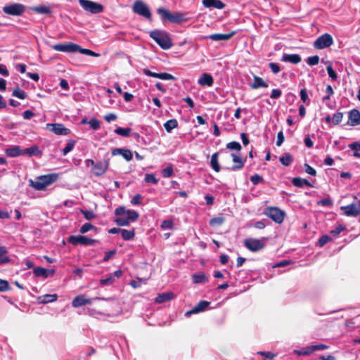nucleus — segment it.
<instances>
[{
	"instance_id": "c9c22d12",
	"label": "nucleus",
	"mask_w": 360,
	"mask_h": 360,
	"mask_svg": "<svg viewBox=\"0 0 360 360\" xmlns=\"http://www.w3.org/2000/svg\"><path fill=\"white\" fill-rule=\"evenodd\" d=\"M121 236L124 240H128L132 239L134 237L135 232L134 230L122 229L121 231Z\"/></svg>"
},
{
	"instance_id": "6e6552de",
	"label": "nucleus",
	"mask_w": 360,
	"mask_h": 360,
	"mask_svg": "<svg viewBox=\"0 0 360 360\" xmlns=\"http://www.w3.org/2000/svg\"><path fill=\"white\" fill-rule=\"evenodd\" d=\"M333 43L330 34L325 33L319 37L314 42V47L316 49H323L330 46Z\"/></svg>"
},
{
	"instance_id": "7c9ffc66",
	"label": "nucleus",
	"mask_w": 360,
	"mask_h": 360,
	"mask_svg": "<svg viewBox=\"0 0 360 360\" xmlns=\"http://www.w3.org/2000/svg\"><path fill=\"white\" fill-rule=\"evenodd\" d=\"M279 161L283 165L287 167L291 165L293 161V158L290 153H286L284 155L280 157Z\"/></svg>"
},
{
	"instance_id": "58836bf2",
	"label": "nucleus",
	"mask_w": 360,
	"mask_h": 360,
	"mask_svg": "<svg viewBox=\"0 0 360 360\" xmlns=\"http://www.w3.org/2000/svg\"><path fill=\"white\" fill-rule=\"evenodd\" d=\"M131 131V128H129V127H127V128L118 127L115 129V132L117 134L120 135L122 136H129Z\"/></svg>"
},
{
	"instance_id": "49530a36",
	"label": "nucleus",
	"mask_w": 360,
	"mask_h": 360,
	"mask_svg": "<svg viewBox=\"0 0 360 360\" xmlns=\"http://www.w3.org/2000/svg\"><path fill=\"white\" fill-rule=\"evenodd\" d=\"M75 144V141L70 140L67 143L65 147L62 150L63 155H66L69 152H70L73 149Z\"/></svg>"
},
{
	"instance_id": "9d476101",
	"label": "nucleus",
	"mask_w": 360,
	"mask_h": 360,
	"mask_svg": "<svg viewBox=\"0 0 360 360\" xmlns=\"http://www.w3.org/2000/svg\"><path fill=\"white\" fill-rule=\"evenodd\" d=\"M244 245L251 252H257L264 248L265 243L263 239L246 238Z\"/></svg>"
},
{
	"instance_id": "f03ea898",
	"label": "nucleus",
	"mask_w": 360,
	"mask_h": 360,
	"mask_svg": "<svg viewBox=\"0 0 360 360\" xmlns=\"http://www.w3.org/2000/svg\"><path fill=\"white\" fill-rule=\"evenodd\" d=\"M159 15H160L163 23L171 22L179 24L182 22L186 21V18H184L182 13L178 12L171 13L162 8H159Z\"/></svg>"
},
{
	"instance_id": "7ed1b4c3",
	"label": "nucleus",
	"mask_w": 360,
	"mask_h": 360,
	"mask_svg": "<svg viewBox=\"0 0 360 360\" xmlns=\"http://www.w3.org/2000/svg\"><path fill=\"white\" fill-rule=\"evenodd\" d=\"M264 214L277 224H281L285 215V212L277 207H267L264 210Z\"/></svg>"
},
{
	"instance_id": "423d86ee",
	"label": "nucleus",
	"mask_w": 360,
	"mask_h": 360,
	"mask_svg": "<svg viewBox=\"0 0 360 360\" xmlns=\"http://www.w3.org/2000/svg\"><path fill=\"white\" fill-rule=\"evenodd\" d=\"M3 11L9 15L20 16L25 11V6L20 3H15L3 7Z\"/></svg>"
},
{
	"instance_id": "e2e57ef3",
	"label": "nucleus",
	"mask_w": 360,
	"mask_h": 360,
	"mask_svg": "<svg viewBox=\"0 0 360 360\" xmlns=\"http://www.w3.org/2000/svg\"><path fill=\"white\" fill-rule=\"evenodd\" d=\"M269 67L271 69V72L275 75L278 74L281 70L279 65L276 63H269Z\"/></svg>"
},
{
	"instance_id": "f257e3e1",
	"label": "nucleus",
	"mask_w": 360,
	"mask_h": 360,
	"mask_svg": "<svg viewBox=\"0 0 360 360\" xmlns=\"http://www.w3.org/2000/svg\"><path fill=\"white\" fill-rule=\"evenodd\" d=\"M58 179L57 174H50L47 175L41 176L37 181L30 179L29 181L30 185L37 191H44L47 186L55 182Z\"/></svg>"
},
{
	"instance_id": "412c9836",
	"label": "nucleus",
	"mask_w": 360,
	"mask_h": 360,
	"mask_svg": "<svg viewBox=\"0 0 360 360\" xmlns=\"http://www.w3.org/2000/svg\"><path fill=\"white\" fill-rule=\"evenodd\" d=\"M301 56L299 54L283 53L281 60L283 62H288L292 64H298L301 61Z\"/></svg>"
},
{
	"instance_id": "aec40b11",
	"label": "nucleus",
	"mask_w": 360,
	"mask_h": 360,
	"mask_svg": "<svg viewBox=\"0 0 360 360\" xmlns=\"http://www.w3.org/2000/svg\"><path fill=\"white\" fill-rule=\"evenodd\" d=\"M235 34L236 32L234 31L228 34L217 33L207 36L206 38L210 39L213 41H226L230 39Z\"/></svg>"
},
{
	"instance_id": "774afa93",
	"label": "nucleus",
	"mask_w": 360,
	"mask_h": 360,
	"mask_svg": "<svg viewBox=\"0 0 360 360\" xmlns=\"http://www.w3.org/2000/svg\"><path fill=\"white\" fill-rule=\"evenodd\" d=\"M142 196L141 194L138 193L135 195L131 200V203L134 205H137L141 204Z\"/></svg>"
},
{
	"instance_id": "1a4fd4ad",
	"label": "nucleus",
	"mask_w": 360,
	"mask_h": 360,
	"mask_svg": "<svg viewBox=\"0 0 360 360\" xmlns=\"http://www.w3.org/2000/svg\"><path fill=\"white\" fill-rule=\"evenodd\" d=\"M110 165V158L108 154L105 156L103 162H96L94 167H92L91 171L96 176H101L103 175L108 170Z\"/></svg>"
},
{
	"instance_id": "603ef678",
	"label": "nucleus",
	"mask_w": 360,
	"mask_h": 360,
	"mask_svg": "<svg viewBox=\"0 0 360 360\" xmlns=\"http://www.w3.org/2000/svg\"><path fill=\"white\" fill-rule=\"evenodd\" d=\"M331 240H332V238L330 236L323 235L321 237H320V238L319 239L317 245L319 247H323Z\"/></svg>"
},
{
	"instance_id": "4be33fe9",
	"label": "nucleus",
	"mask_w": 360,
	"mask_h": 360,
	"mask_svg": "<svg viewBox=\"0 0 360 360\" xmlns=\"http://www.w3.org/2000/svg\"><path fill=\"white\" fill-rule=\"evenodd\" d=\"M202 4L206 8L222 9L225 7V4L220 0H202Z\"/></svg>"
},
{
	"instance_id": "72a5a7b5",
	"label": "nucleus",
	"mask_w": 360,
	"mask_h": 360,
	"mask_svg": "<svg viewBox=\"0 0 360 360\" xmlns=\"http://www.w3.org/2000/svg\"><path fill=\"white\" fill-rule=\"evenodd\" d=\"M32 10L41 14H50L51 13V8L46 6H39L32 8Z\"/></svg>"
},
{
	"instance_id": "cd10ccee",
	"label": "nucleus",
	"mask_w": 360,
	"mask_h": 360,
	"mask_svg": "<svg viewBox=\"0 0 360 360\" xmlns=\"http://www.w3.org/2000/svg\"><path fill=\"white\" fill-rule=\"evenodd\" d=\"M24 155L27 154L30 157L31 156H41L42 152L39 150L37 146L34 145L31 146L30 148H26L23 150Z\"/></svg>"
},
{
	"instance_id": "4d7b16f0",
	"label": "nucleus",
	"mask_w": 360,
	"mask_h": 360,
	"mask_svg": "<svg viewBox=\"0 0 360 360\" xmlns=\"http://www.w3.org/2000/svg\"><path fill=\"white\" fill-rule=\"evenodd\" d=\"M115 281V278L112 275H110L106 278H103L100 280V283L102 285H110L112 284Z\"/></svg>"
},
{
	"instance_id": "8fccbe9b",
	"label": "nucleus",
	"mask_w": 360,
	"mask_h": 360,
	"mask_svg": "<svg viewBox=\"0 0 360 360\" xmlns=\"http://www.w3.org/2000/svg\"><path fill=\"white\" fill-rule=\"evenodd\" d=\"M226 148L229 150L240 151L242 148L241 145L237 141H231L226 144Z\"/></svg>"
},
{
	"instance_id": "9b49d317",
	"label": "nucleus",
	"mask_w": 360,
	"mask_h": 360,
	"mask_svg": "<svg viewBox=\"0 0 360 360\" xmlns=\"http://www.w3.org/2000/svg\"><path fill=\"white\" fill-rule=\"evenodd\" d=\"M173 46L170 34L166 31L159 30V46L164 50H168Z\"/></svg>"
},
{
	"instance_id": "0e129e2a",
	"label": "nucleus",
	"mask_w": 360,
	"mask_h": 360,
	"mask_svg": "<svg viewBox=\"0 0 360 360\" xmlns=\"http://www.w3.org/2000/svg\"><path fill=\"white\" fill-rule=\"evenodd\" d=\"M326 95L323 97V101L329 100L330 96L334 94V91L330 85H328L326 89Z\"/></svg>"
},
{
	"instance_id": "79ce46f5",
	"label": "nucleus",
	"mask_w": 360,
	"mask_h": 360,
	"mask_svg": "<svg viewBox=\"0 0 360 360\" xmlns=\"http://www.w3.org/2000/svg\"><path fill=\"white\" fill-rule=\"evenodd\" d=\"M193 282L194 283H201L206 280V276L205 274H193L192 276Z\"/></svg>"
},
{
	"instance_id": "39448f33",
	"label": "nucleus",
	"mask_w": 360,
	"mask_h": 360,
	"mask_svg": "<svg viewBox=\"0 0 360 360\" xmlns=\"http://www.w3.org/2000/svg\"><path fill=\"white\" fill-rule=\"evenodd\" d=\"M132 11L134 13L143 16L146 19L151 18V13L148 7L141 0L134 1L132 7Z\"/></svg>"
},
{
	"instance_id": "680f3d73",
	"label": "nucleus",
	"mask_w": 360,
	"mask_h": 360,
	"mask_svg": "<svg viewBox=\"0 0 360 360\" xmlns=\"http://www.w3.org/2000/svg\"><path fill=\"white\" fill-rule=\"evenodd\" d=\"M89 124L90 127H91V129H93L94 130H97L101 127L100 122L96 118L91 119L90 121L89 122Z\"/></svg>"
},
{
	"instance_id": "c03bdc74",
	"label": "nucleus",
	"mask_w": 360,
	"mask_h": 360,
	"mask_svg": "<svg viewBox=\"0 0 360 360\" xmlns=\"http://www.w3.org/2000/svg\"><path fill=\"white\" fill-rule=\"evenodd\" d=\"M346 229L345 225L340 224L330 231V234L333 237H337L342 231Z\"/></svg>"
},
{
	"instance_id": "37998d69",
	"label": "nucleus",
	"mask_w": 360,
	"mask_h": 360,
	"mask_svg": "<svg viewBox=\"0 0 360 360\" xmlns=\"http://www.w3.org/2000/svg\"><path fill=\"white\" fill-rule=\"evenodd\" d=\"M326 63H328V65L326 68L328 76L331 78V79L333 81H336L338 79V75L333 69L329 61H328V62H326Z\"/></svg>"
},
{
	"instance_id": "3c124183",
	"label": "nucleus",
	"mask_w": 360,
	"mask_h": 360,
	"mask_svg": "<svg viewBox=\"0 0 360 360\" xmlns=\"http://www.w3.org/2000/svg\"><path fill=\"white\" fill-rule=\"evenodd\" d=\"M300 98L303 103H306L307 105L309 104V99L308 97L307 91L305 88L302 89L300 90Z\"/></svg>"
},
{
	"instance_id": "09e8293b",
	"label": "nucleus",
	"mask_w": 360,
	"mask_h": 360,
	"mask_svg": "<svg viewBox=\"0 0 360 360\" xmlns=\"http://www.w3.org/2000/svg\"><path fill=\"white\" fill-rule=\"evenodd\" d=\"M343 118V113L340 112H336L333 114L332 117V122L333 124L338 125L339 124Z\"/></svg>"
},
{
	"instance_id": "052dcab7",
	"label": "nucleus",
	"mask_w": 360,
	"mask_h": 360,
	"mask_svg": "<svg viewBox=\"0 0 360 360\" xmlns=\"http://www.w3.org/2000/svg\"><path fill=\"white\" fill-rule=\"evenodd\" d=\"M81 212H82V214L84 215V217H85V219L87 220H91L96 217V214L91 210H82Z\"/></svg>"
},
{
	"instance_id": "f8f14e48",
	"label": "nucleus",
	"mask_w": 360,
	"mask_h": 360,
	"mask_svg": "<svg viewBox=\"0 0 360 360\" xmlns=\"http://www.w3.org/2000/svg\"><path fill=\"white\" fill-rule=\"evenodd\" d=\"M46 129L56 135H68L70 134V130L63 124L60 123H48L46 125Z\"/></svg>"
},
{
	"instance_id": "6ab92c4d",
	"label": "nucleus",
	"mask_w": 360,
	"mask_h": 360,
	"mask_svg": "<svg viewBox=\"0 0 360 360\" xmlns=\"http://www.w3.org/2000/svg\"><path fill=\"white\" fill-rule=\"evenodd\" d=\"M91 302V299L86 298L84 295H82L74 298L72 302V305L73 307L77 308L85 304H90Z\"/></svg>"
},
{
	"instance_id": "5701e85b",
	"label": "nucleus",
	"mask_w": 360,
	"mask_h": 360,
	"mask_svg": "<svg viewBox=\"0 0 360 360\" xmlns=\"http://www.w3.org/2000/svg\"><path fill=\"white\" fill-rule=\"evenodd\" d=\"M198 83L201 86H212L214 83V79L211 75L203 73L198 79Z\"/></svg>"
},
{
	"instance_id": "dca6fc26",
	"label": "nucleus",
	"mask_w": 360,
	"mask_h": 360,
	"mask_svg": "<svg viewBox=\"0 0 360 360\" xmlns=\"http://www.w3.org/2000/svg\"><path fill=\"white\" fill-rule=\"evenodd\" d=\"M347 124L357 126L360 124V112L357 109H352L348 112Z\"/></svg>"
},
{
	"instance_id": "f704fd0d",
	"label": "nucleus",
	"mask_w": 360,
	"mask_h": 360,
	"mask_svg": "<svg viewBox=\"0 0 360 360\" xmlns=\"http://www.w3.org/2000/svg\"><path fill=\"white\" fill-rule=\"evenodd\" d=\"M77 52H79L80 53L82 54H84V55H87V56H93V57H98L100 56V54L98 53H96L90 49H83L79 45L77 44Z\"/></svg>"
},
{
	"instance_id": "338daca9",
	"label": "nucleus",
	"mask_w": 360,
	"mask_h": 360,
	"mask_svg": "<svg viewBox=\"0 0 360 360\" xmlns=\"http://www.w3.org/2000/svg\"><path fill=\"white\" fill-rule=\"evenodd\" d=\"M311 349H312L313 352L315 351L325 350L329 347L328 345H324V344H318V345H311Z\"/></svg>"
},
{
	"instance_id": "6e6d98bb",
	"label": "nucleus",
	"mask_w": 360,
	"mask_h": 360,
	"mask_svg": "<svg viewBox=\"0 0 360 360\" xmlns=\"http://www.w3.org/2000/svg\"><path fill=\"white\" fill-rule=\"evenodd\" d=\"M319 62V56H313L308 57L307 59V63L310 66L316 65Z\"/></svg>"
},
{
	"instance_id": "20e7f679",
	"label": "nucleus",
	"mask_w": 360,
	"mask_h": 360,
	"mask_svg": "<svg viewBox=\"0 0 360 360\" xmlns=\"http://www.w3.org/2000/svg\"><path fill=\"white\" fill-rule=\"evenodd\" d=\"M79 5L84 10L93 14L101 13L103 11L102 4L90 0H79Z\"/></svg>"
},
{
	"instance_id": "4c0bfd02",
	"label": "nucleus",
	"mask_w": 360,
	"mask_h": 360,
	"mask_svg": "<svg viewBox=\"0 0 360 360\" xmlns=\"http://www.w3.org/2000/svg\"><path fill=\"white\" fill-rule=\"evenodd\" d=\"M12 95L22 100L26 98L27 97L26 93L24 91L21 90L19 87H17L13 89Z\"/></svg>"
},
{
	"instance_id": "de8ad7c7",
	"label": "nucleus",
	"mask_w": 360,
	"mask_h": 360,
	"mask_svg": "<svg viewBox=\"0 0 360 360\" xmlns=\"http://www.w3.org/2000/svg\"><path fill=\"white\" fill-rule=\"evenodd\" d=\"M224 221V218L223 217H217L212 218L210 220V225L212 226H220Z\"/></svg>"
},
{
	"instance_id": "5fc2aeb1",
	"label": "nucleus",
	"mask_w": 360,
	"mask_h": 360,
	"mask_svg": "<svg viewBox=\"0 0 360 360\" xmlns=\"http://www.w3.org/2000/svg\"><path fill=\"white\" fill-rule=\"evenodd\" d=\"M146 183L156 184L158 180L153 174H146L144 178Z\"/></svg>"
},
{
	"instance_id": "e433bc0d",
	"label": "nucleus",
	"mask_w": 360,
	"mask_h": 360,
	"mask_svg": "<svg viewBox=\"0 0 360 360\" xmlns=\"http://www.w3.org/2000/svg\"><path fill=\"white\" fill-rule=\"evenodd\" d=\"M160 226L163 230H173L174 227V221L172 219L164 220Z\"/></svg>"
},
{
	"instance_id": "13d9d810",
	"label": "nucleus",
	"mask_w": 360,
	"mask_h": 360,
	"mask_svg": "<svg viewBox=\"0 0 360 360\" xmlns=\"http://www.w3.org/2000/svg\"><path fill=\"white\" fill-rule=\"evenodd\" d=\"M11 288L7 281L0 279V292H6L10 290Z\"/></svg>"
},
{
	"instance_id": "c85d7f7f",
	"label": "nucleus",
	"mask_w": 360,
	"mask_h": 360,
	"mask_svg": "<svg viewBox=\"0 0 360 360\" xmlns=\"http://www.w3.org/2000/svg\"><path fill=\"white\" fill-rule=\"evenodd\" d=\"M219 153H214L212 154L210 160L211 167L217 172H219L221 169V167L218 162Z\"/></svg>"
},
{
	"instance_id": "a18cd8bd",
	"label": "nucleus",
	"mask_w": 360,
	"mask_h": 360,
	"mask_svg": "<svg viewBox=\"0 0 360 360\" xmlns=\"http://www.w3.org/2000/svg\"><path fill=\"white\" fill-rule=\"evenodd\" d=\"M127 219H128L129 221H136L139 216V213L137 212H136L134 210H127Z\"/></svg>"
},
{
	"instance_id": "a19ab883",
	"label": "nucleus",
	"mask_w": 360,
	"mask_h": 360,
	"mask_svg": "<svg viewBox=\"0 0 360 360\" xmlns=\"http://www.w3.org/2000/svg\"><path fill=\"white\" fill-rule=\"evenodd\" d=\"M174 174V169L172 165H169L167 167L162 169V175L165 178L172 176Z\"/></svg>"
},
{
	"instance_id": "393cba45",
	"label": "nucleus",
	"mask_w": 360,
	"mask_h": 360,
	"mask_svg": "<svg viewBox=\"0 0 360 360\" xmlns=\"http://www.w3.org/2000/svg\"><path fill=\"white\" fill-rule=\"evenodd\" d=\"M254 82L250 84L252 89H256L258 88H267L269 86L268 84L263 80L262 77H259L257 75H254Z\"/></svg>"
},
{
	"instance_id": "864d4df0",
	"label": "nucleus",
	"mask_w": 360,
	"mask_h": 360,
	"mask_svg": "<svg viewBox=\"0 0 360 360\" xmlns=\"http://www.w3.org/2000/svg\"><path fill=\"white\" fill-rule=\"evenodd\" d=\"M96 229V228L94 225H92L91 223H85L84 224H83L82 226L79 231L81 233H85L91 230H94Z\"/></svg>"
},
{
	"instance_id": "c756f323",
	"label": "nucleus",
	"mask_w": 360,
	"mask_h": 360,
	"mask_svg": "<svg viewBox=\"0 0 360 360\" xmlns=\"http://www.w3.org/2000/svg\"><path fill=\"white\" fill-rule=\"evenodd\" d=\"M175 297L172 292L159 293V304L173 300Z\"/></svg>"
},
{
	"instance_id": "bb28decb",
	"label": "nucleus",
	"mask_w": 360,
	"mask_h": 360,
	"mask_svg": "<svg viewBox=\"0 0 360 360\" xmlns=\"http://www.w3.org/2000/svg\"><path fill=\"white\" fill-rule=\"evenodd\" d=\"M6 153L9 157H17L24 155L23 150H22L18 146L6 149Z\"/></svg>"
},
{
	"instance_id": "473e14b6",
	"label": "nucleus",
	"mask_w": 360,
	"mask_h": 360,
	"mask_svg": "<svg viewBox=\"0 0 360 360\" xmlns=\"http://www.w3.org/2000/svg\"><path fill=\"white\" fill-rule=\"evenodd\" d=\"M294 353L297 356H307L313 353L311 346H307L300 349L294 350Z\"/></svg>"
},
{
	"instance_id": "ddd939ff",
	"label": "nucleus",
	"mask_w": 360,
	"mask_h": 360,
	"mask_svg": "<svg viewBox=\"0 0 360 360\" xmlns=\"http://www.w3.org/2000/svg\"><path fill=\"white\" fill-rule=\"evenodd\" d=\"M341 210L347 217H357L360 213V201L353 202L346 206H342Z\"/></svg>"
},
{
	"instance_id": "2f4dec72",
	"label": "nucleus",
	"mask_w": 360,
	"mask_h": 360,
	"mask_svg": "<svg viewBox=\"0 0 360 360\" xmlns=\"http://www.w3.org/2000/svg\"><path fill=\"white\" fill-rule=\"evenodd\" d=\"M177 126H178V122L176 119L169 120L164 124L165 130L167 132H171L172 130L174 129V128H176Z\"/></svg>"
},
{
	"instance_id": "69168bd1",
	"label": "nucleus",
	"mask_w": 360,
	"mask_h": 360,
	"mask_svg": "<svg viewBox=\"0 0 360 360\" xmlns=\"http://www.w3.org/2000/svg\"><path fill=\"white\" fill-rule=\"evenodd\" d=\"M115 221L117 225L121 226H126L129 225V221L127 218H117Z\"/></svg>"
},
{
	"instance_id": "b1692460",
	"label": "nucleus",
	"mask_w": 360,
	"mask_h": 360,
	"mask_svg": "<svg viewBox=\"0 0 360 360\" xmlns=\"http://www.w3.org/2000/svg\"><path fill=\"white\" fill-rule=\"evenodd\" d=\"M58 295L56 294H46L38 297L37 300L40 304H47L57 300Z\"/></svg>"
},
{
	"instance_id": "0eeeda50",
	"label": "nucleus",
	"mask_w": 360,
	"mask_h": 360,
	"mask_svg": "<svg viewBox=\"0 0 360 360\" xmlns=\"http://www.w3.org/2000/svg\"><path fill=\"white\" fill-rule=\"evenodd\" d=\"M68 242L74 245H93L97 240L84 236H70L68 238Z\"/></svg>"
},
{
	"instance_id": "4468645a",
	"label": "nucleus",
	"mask_w": 360,
	"mask_h": 360,
	"mask_svg": "<svg viewBox=\"0 0 360 360\" xmlns=\"http://www.w3.org/2000/svg\"><path fill=\"white\" fill-rule=\"evenodd\" d=\"M53 49L60 52L74 53L77 52V44L72 42L56 44L53 45Z\"/></svg>"
},
{
	"instance_id": "2eb2a0df",
	"label": "nucleus",
	"mask_w": 360,
	"mask_h": 360,
	"mask_svg": "<svg viewBox=\"0 0 360 360\" xmlns=\"http://www.w3.org/2000/svg\"><path fill=\"white\" fill-rule=\"evenodd\" d=\"M210 304V302L206 300L200 301L192 309L185 313V316L189 317L191 314L205 311L209 307Z\"/></svg>"
},
{
	"instance_id": "ea45409f",
	"label": "nucleus",
	"mask_w": 360,
	"mask_h": 360,
	"mask_svg": "<svg viewBox=\"0 0 360 360\" xmlns=\"http://www.w3.org/2000/svg\"><path fill=\"white\" fill-rule=\"evenodd\" d=\"M159 79L174 82L177 79L171 74L167 72H159Z\"/></svg>"
},
{
	"instance_id": "f3484780",
	"label": "nucleus",
	"mask_w": 360,
	"mask_h": 360,
	"mask_svg": "<svg viewBox=\"0 0 360 360\" xmlns=\"http://www.w3.org/2000/svg\"><path fill=\"white\" fill-rule=\"evenodd\" d=\"M33 271L36 276H41L44 278L53 276L56 274V271L54 269H47L44 267H35Z\"/></svg>"
},
{
	"instance_id": "a878e982",
	"label": "nucleus",
	"mask_w": 360,
	"mask_h": 360,
	"mask_svg": "<svg viewBox=\"0 0 360 360\" xmlns=\"http://www.w3.org/2000/svg\"><path fill=\"white\" fill-rule=\"evenodd\" d=\"M292 184L293 186L302 188L305 186L309 187H313V185L307 179H302L301 177H295L292 180Z\"/></svg>"
},
{
	"instance_id": "a211bd4d",
	"label": "nucleus",
	"mask_w": 360,
	"mask_h": 360,
	"mask_svg": "<svg viewBox=\"0 0 360 360\" xmlns=\"http://www.w3.org/2000/svg\"><path fill=\"white\" fill-rule=\"evenodd\" d=\"M231 156L233 159V162H235L236 165L231 167H224V169L229 171H237L242 169L244 166V161L241 159V158L235 153H231Z\"/></svg>"
},
{
	"instance_id": "bf43d9fd",
	"label": "nucleus",
	"mask_w": 360,
	"mask_h": 360,
	"mask_svg": "<svg viewBox=\"0 0 360 360\" xmlns=\"http://www.w3.org/2000/svg\"><path fill=\"white\" fill-rule=\"evenodd\" d=\"M250 181L252 183V184L257 185L259 183H262L264 181V179H263L262 176L256 174L251 176Z\"/></svg>"
}]
</instances>
